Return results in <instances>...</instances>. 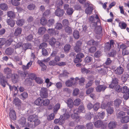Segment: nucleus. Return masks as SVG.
<instances>
[{"mask_svg": "<svg viewBox=\"0 0 129 129\" xmlns=\"http://www.w3.org/2000/svg\"><path fill=\"white\" fill-rule=\"evenodd\" d=\"M63 110L65 112V113L63 114V115H61V118H62L63 117V119L65 120L69 118L70 116H71L73 111V110H72V108H70L66 109H63Z\"/></svg>", "mask_w": 129, "mask_h": 129, "instance_id": "nucleus-1", "label": "nucleus"}, {"mask_svg": "<svg viewBox=\"0 0 129 129\" xmlns=\"http://www.w3.org/2000/svg\"><path fill=\"white\" fill-rule=\"evenodd\" d=\"M28 120L30 122H34L36 126L38 125L40 123V121L38 119L37 116L35 114L30 115L28 117Z\"/></svg>", "mask_w": 129, "mask_h": 129, "instance_id": "nucleus-2", "label": "nucleus"}, {"mask_svg": "<svg viewBox=\"0 0 129 129\" xmlns=\"http://www.w3.org/2000/svg\"><path fill=\"white\" fill-rule=\"evenodd\" d=\"M50 56L45 59H44L43 60H38V63L42 67L41 70L42 71H44L46 70L47 68L46 65L43 62H44L46 63H47L50 60Z\"/></svg>", "mask_w": 129, "mask_h": 129, "instance_id": "nucleus-3", "label": "nucleus"}, {"mask_svg": "<svg viewBox=\"0 0 129 129\" xmlns=\"http://www.w3.org/2000/svg\"><path fill=\"white\" fill-rule=\"evenodd\" d=\"M82 41L81 40L77 41L75 44V45L74 47V50L76 53L80 52L81 50Z\"/></svg>", "mask_w": 129, "mask_h": 129, "instance_id": "nucleus-4", "label": "nucleus"}, {"mask_svg": "<svg viewBox=\"0 0 129 129\" xmlns=\"http://www.w3.org/2000/svg\"><path fill=\"white\" fill-rule=\"evenodd\" d=\"M84 6L86 7H88L85 10V13L87 15L91 14L93 9V5H91L90 6V4L86 2Z\"/></svg>", "mask_w": 129, "mask_h": 129, "instance_id": "nucleus-5", "label": "nucleus"}, {"mask_svg": "<svg viewBox=\"0 0 129 129\" xmlns=\"http://www.w3.org/2000/svg\"><path fill=\"white\" fill-rule=\"evenodd\" d=\"M84 56V55L82 53H80L77 54L74 59V62L75 63H77L81 62L82 61V58Z\"/></svg>", "mask_w": 129, "mask_h": 129, "instance_id": "nucleus-6", "label": "nucleus"}, {"mask_svg": "<svg viewBox=\"0 0 129 129\" xmlns=\"http://www.w3.org/2000/svg\"><path fill=\"white\" fill-rule=\"evenodd\" d=\"M116 90L118 91L121 90V92L124 93L123 98L124 99L127 100L129 97V89H116Z\"/></svg>", "mask_w": 129, "mask_h": 129, "instance_id": "nucleus-7", "label": "nucleus"}, {"mask_svg": "<svg viewBox=\"0 0 129 129\" xmlns=\"http://www.w3.org/2000/svg\"><path fill=\"white\" fill-rule=\"evenodd\" d=\"M7 83L5 76H4L3 74L0 73V83L4 87L6 86V84Z\"/></svg>", "mask_w": 129, "mask_h": 129, "instance_id": "nucleus-8", "label": "nucleus"}, {"mask_svg": "<svg viewBox=\"0 0 129 129\" xmlns=\"http://www.w3.org/2000/svg\"><path fill=\"white\" fill-rule=\"evenodd\" d=\"M94 125L96 127H101L102 128L105 129L106 128V125L103 124V122L100 120H98L94 123Z\"/></svg>", "mask_w": 129, "mask_h": 129, "instance_id": "nucleus-9", "label": "nucleus"}, {"mask_svg": "<svg viewBox=\"0 0 129 129\" xmlns=\"http://www.w3.org/2000/svg\"><path fill=\"white\" fill-rule=\"evenodd\" d=\"M70 79L71 80H68L66 81L65 82V84L68 87H70L72 85H74L76 84V82L74 78H71Z\"/></svg>", "mask_w": 129, "mask_h": 129, "instance_id": "nucleus-10", "label": "nucleus"}, {"mask_svg": "<svg viewBox=\"0 0 129 129\" xmlns=\"http://www.w3.org/2000/svg\"><path fill=\"white\" fill-rule=\"evenodd\" d=\"M9 117L11 119L15 120L17 119L16 113L15 110L12 109H10Z\"/></svg>", "mask_w": 129, "mask_h": 129, "instance_id": "nucleus-11", "label": "nucleus"}, {"mask_svg": "<svg viewBox=\"0 0 129 129\" xmlns=\"http://www.w3.org/2000/svg\"><path fill=\"white\" fill-rule=\"evenodd\" d=\"M64 13L63 9L60 8H57L55 12V15L59 17H61Z\"/></svg>", "mask_w": 129, "mask_h": 129, "instance_id": "nucleus-12", "label": "nucleus"}, {"mask_svg": "<svg viewBox=\"0 0 129 129\" xmlns=\"http://www.w3.org/2000/svg\"><path fill=\"white\" fill-rule=\"evenodd\" d=\"M11 78L12 82L14 83H17L19 79L18 75L16 74H12Z\"/></svg>", "mask_w": 129, "mask_h": 129, "instance_id": "nucleus-13", "label": "nucleus"}, {"mask_svg": "<svg viewBox=\"0 0 129 129\" xmlns=\"http://www.w3.org/2000/svg\"><path fill=\"white\" fill-rule=\"evenodd\" d=\"M4 72L6 74V77L8 78H10L12 74L11 73V70L8 68H5L4 70Z\"/></svg>", "mask_w": 129, "mask_h": 129, "instance_id": "nucleus-14", "label": "nucleus"}, {"mask_svg": "<svg viewBox=\"0 0 129 129\" xmlns=\"http://www.w3.org/2000/svg\"><path fill=\"white\" fill-rule=\"evenodd\" d=\"M73 113H72L71 116V118L72 119L76 120L79 118V114L80 113L78 112L77 110L74 109Z\"/></svg>", "mask_w": 129, "mask_h": 129, "instance_id": "nucleus-15", "label": "nucleus"}, {"mask_svg": "<svg viewBox=\"0 0 129 129\" xmlns=\"http://www.w3.org/2000/svg\"><path fill=\"white\" fill-rule=\"evenodd\" d=\"M48 34L51 36H55L58 35L59 32L57 30H55L54 29L49 28L48 30Z\"/></svg>", "mask_w": 129, "mask_h": 129, "instance_id": "nucleus-16", "label": "nucleus"}, {"mask_svg": "<svg viewBox=\"0 0 129 129\" xmlns=\"http://www.w3.org/2000/svg\"><path fill=\"white\" fill-rule=\"evenodd\" d=\"M13 104L15 106L17 107H19L21 106L22 103L20 100L18 98L15 97L13 100Z\"/></svg>", "mask_w": 129, "mask_h": 129, "instance_id": "nucleus-17", "label": "nucleus"}, {"mask_svg": "<svg viewBox=\"0 0 129 129\" xmlns=\"http://www.w3.org/2000/svg\"><path fill=\"white\" fill-rule=\"evenodd\" d=\"M40 95L42 98H47L48 96L47 89H41Z\"/></svg>", "mask_w": 129, "mask_h": 129, "instance_id": "nucleus-18", "label": "nucleus"}, {"mask_svg": "<svg viewBox=\"0 0 129 129\" xmlns=\"http://www.w3.org/2000/svg\"><path fill=\"white\" fill-rule=\"evenodd\" d=\"M22 28L20 27H17L15 29L14 33V35L15 37L20 36L22 31Z\"/></svg>", "mask_w": 129, "mask_h": 129, "instance_id": "nucleus-19", "label": "nucleus"}, {"mask_svg": "<svg viewBox=\"0 0 129 129\" xmlns=\"http://www.w3.org/2000/svg\"><path fill=\"white\" fill-rule=\"evenodd\" d=\"M95 85L97 86L96 89H106L107 87L105 85H100V81L95 80Z\"/></svg>", "mask_w": 129, "mask_h": 129, "instance_id": "nucleus-20", "label": "nucleus"}, {"mask_svg": "<svg viewBox=\"0 0 129 129\" xmlns=\"http://www.w3.org/2000/svg\"><path fill=\"white\" fill-rule=\"evenodd\" d=\"M22 47L23 49L25 51L27 49H32V46L31 43H27L23 44Z\"/></svg>", "mask_w": 129, "mask_h": 129, "instance_id": "nucleus-21", "label": "nucleus"}, {"mask_svg": "<svg viewBox=\"0 0 129 129\" xmlns=\"http://www.w3.org/2000/svg\"><path fill=\"white\" fill-rule=\"evenodd\" d=\"M77 110L78 112L79 113H85V110L84 105L83 104H80L79 106L78 109H76Z\"/></svg>", "mask_w": 129, "mask_h": 129, "instance_id": "nucleus-22", "label": "nucleus"}, {"mask_svg": "<svg viewBox=\"0 0 129 129\" xmlns=\"http://www.w3.org/2000/svg\"><path fill=\"white\" fill-rule=\"evenodd\" d=\"M123 72V69L120 66L118 67L116 69L114 70L115 73L118 75H120L122 74Z\"/></svg>", "mask_w": 129, "mask_h": 129, "instance_id": "nucleus-23", "label": "nucleus"}, {"mask_svg": "<svg viewBox=\"0 0 129 129\" xmlns=\"http://www.w3.org/2000/svg\"><path fill=\"white\" fill-rule=\"evenodd\" d=\"M63 117L62 118H61V116L60 117L59 119H55L54 121V122L55 124H57L59 123V124L60 125H61L63 124L66 120H65L63 119Z\"/></svg>", "mask_w": 129, "mask_h": 129, "instance_id": "nucleus-24", "label": "nucleus"}, {"mask_svg": "<svg viewBox=\"0 0 129 129\" xmlns=\"http://www.w3.org/2000/svg\"><path fill=\"white\" fill-rule=\"evenodd\" d=\"M43 99L41 98H38L34 102L35 104L37 106H42Z\"/></svg>", "mask_w": 129, "mask_h": 129, "instance_id": "nucleus-25", "label": "nucleus"}, {"mask_svg": "<svg viewBox=\"0 0 129 129\" xmlns=\"http://www.w3.org/2000/svg\"><path fill=\"white\" fill-rule=\"evenodd\" d=\"M102 28L101 26H98L95 29L94 32L97 34L100 35L102 31Z\"/></svg>", "mask_w": 129, "mask_h": 129, "instance_id": "nucleus-26", "label": "nucleus"}, {"mask_svg": "<svg viewBox=\"0 0 129 129\" xmlns=\"http://www.w3.org/2000/svg\"><path fill=\"white\" fill-rule=\"evenodd\" d=\"M87 44L88 45L93 46H97L98 45V42L93 39L90 40L87 42Z\"/></svg>", "mask_w": 129, "mask_h": 129, "instance_id": "nucleus-27", "label": "nucleus"}, {"mask_svg": "<svg viewBox=\"0 0 129 129\" xmlns=\"http://www.w3.org/2000/svg\"><path fill=\"white\" fill-rule=\"evenodd\" d=\"M7 22L8 25L11 27H13L15 24L14 20L11 18L8 19L7 20Z\"/></svg>", "mask_w": 129, "mask_h": 129, "instance_id": "nucleus-28", "label": "nucleus"}, {"mask_svg": "<svg viewBox=\"0 0 129 129\" xmlns=\"http://www.w3.org/2000/svg\"><path fill=\"white\" fill-rule=\"evenodd\" d=\"M32 80L30 78L26 79L24 81V84L27 86H30L32 85Z\"/></svg>", "mask_w": 129, "mask_h": 129, "instance_id": "nucleus-29", "label": "nucleus"}, {"mask_svg": "<svg viewBox=\"0 0 129 129\" xmlns=\"http://www.w3.org/2000/svg\"><path fill=\"white\" fill-rule=\"evenodd\" d=\"M71 48V46L69 44H66L63 48L64 51L66 53H68Z\"/></svg>", "mask_w": 129, "mask_h": 129, "instance_id": "nucleus-30", "label": "nucleus"}, {"mask_svg": "<svg viewBox=\"0 0 129 129\" xmlns=\"http://www.w3.org/2000/svg\"><path fill=\"white\" fill-rule=\"evenodd\" d=\"M46 29L45 27H42L39 28L38 30V33L39 34L42 35L45 32Z\"/></svg>", "mask_w": 129, "mask_h": 129, "instance_id": "nucleus-31", "label": "nucleus"}, {"mask_svg": "<svg viewBox=\"0 0 129 129\" xmlns=\"http://www.w3.org/2000/svg\"><path fill=\"white\" fill-rule=\"evenodd\" d=\"M65 32L68 35H71L72 34V30L71 27L69 26H67L64 28Z\"/></svg>", "mask_w": 129, "mask_h": 129, "instance_id": "nucleus-32", "label": "nucleus"}, {"mask_svg": "<svg viewBox=\"0 0 129 129\" xmlns=\"http://www.w3.org/2000/svg\"><path fill=\"white\" fill-rule=\"evenodd\" d=\"M129 75L127 73L123 74L121 77V80L122 82L124 83L126 82L128 78L129 77Z\"/></svg>", "mask_w": 129, "mask_h": 129, "instance_id": "nucleus-33", "label": "nucleus"}, {"mask_svg": "<svg viewBox=\"0 0 129 129\" xmlns=\"http://www.w3.org/2000/svg\"><path fill=\"white\" fill-rule=\"evenodd\" d=\"M117 124L116 122L113 121H111L108 124V127L110 129H112L115 128Z\"/></svg>", "mask_w": 129, "mask_h": 129, "instance_id": "nucleus-34", "label": "nucleus"}, {"mask_svg": "<svg viewBox=\"0 0 129 129\" xmlns=\"http://www.w3.org/2000/svg\"><path fill=\"white\" fill-rule=\"evenodd\" d=\"M24 23L25 20L23 19H18L16 22V23L17 25L20 26L23 25Z\"/></svg>", "mask_w": 129, "mask_h": 129, "instance_id": "nucleus-35", "label": "nucleus"}, {"mask_svg": "<svg viewBox=\"0 0 129 129\" xmlns=\"http://www.w3.org/2000/svg\"><path fill=\"white\" fill-rule=\"evenodd\" d=\"M55 22V20L53 18L50 19L48 21L47 25L49 27H50L54 25Z\"/></svg>", "mask_w": 129, "mask_h": 129, "instance_id": "nucleus-36", "label": "nucleus"}, {"mask_svg": "<svg viewBox=\"0 0 129 129\" xmlns=\"http://www.w3.org/2000/svg\"><path fill=\"white\" fill-rule=\"evenodd\" d=\"M121 122L123 123H127L129 121V117L125 115L120 120Z\"/></svg>", "mask_w": 129, "mask_h": 129, "instance_id": "nucleus-37", "label": "nucleus"}, {"mask_svg": "<svg viewBox=\"0 0 129 129\" xmlns=\"http://www.w3.org/2000/svg\"><path fill=\"white\" fill-rule=\"evenodd\" d=\"M73 36L75 39H78L80 37L79 31L76 30H75L73 32Z\"/></svg>", "mask_w": 129, "mask_h": 129, "instance_id": "nucleus-38", "label": "nucleus"}, {"mask_svg": "<svg viewBox=\"0 0 129 129\" xmlns=\"http://www.w3.org/2000/svg\"><path fill=\"white\" fill-rule=\"evenodd\" d=\"M13 37H11L5 41V44L7 46H10L12 43L14 41Z\"/></svg>", "mask_w": 129, "mask_h": 129, "instance_id": "nucleus-39", "label": "nucleus"}, {"mask_svg": "<svg viewBox=\"0 0 129 129\" xmlns=\"http://www.w3.org/2000/svg\"><path fill=\"white\" fill-rule=\"evenodd\" d=\"M125 115V113L123 111H120L117 115V117L120 120Z\"/></svg>", "mask_w": 129, "mask_h": 129, "instance_id": "nucleus-40", "label": "nucleus"}, {"mask_svg": "<svg viewBox=\"0 0 129 129\" xmlns=\"http://www.w3.org/2000/svg\"><path fill=\"white\" fill-rule=\"evenodd\" d=\"M13 50L12 48L9 47L6 49L5 52L6 54L8 55H11L13 53Z\"/></svg>", "mask_w": 129, "mask_h": 129, "instance_id": "nucleus-41", "label": "nucleus"}, {"mask_svg": "<svg viewBox=\"0 0 129 129\" xmlns=\"http://www.w3.org/2000/svg\"><path fill=\"white\" fill-rule=\"evenodd\" d=\"M67 104L69 108H72L74 103L73 100L71 99H69L67 101Z\"/></svg>", "mask_w": 129, "mask_h": 129, "instance_id": "nucleus-42", "label": "nucleus"}, {"mask_svg": "<svg viewBox=\"0 0 129 129\" xmlns=\"http://www.w3.org/2000/svg\"><path fill=\"white\" fill-rule=\"evenodd\" d=\"M56 39L53 37H52L49 40V44L52 47L55 45V43H56Z\"/></svg>", "mask_w": 129, "mask_h": 129, "instance_id": "nucleus-43", "label": "nucleus"}, {"mask_svg": "<svg viewBox=\"0 0 129 129\" xmlns=\"http://www.w3.org/2000/svg\"><path fill=\"white\" fill-rule=\"evenodd\" d=\"M127 24L125 22H120L119 23V26L121 29H125L127 26Z\"/></svg>", "mask_w": 129, "mask_h": 129, "instance_id": "nucleus-44", "label": "nucleus"}, {"mask_svg": "<svg viewBox=\"0 0 129 129\" xmlns=\"http://www.w3.org/2000/svg\"><path fill=\"white\" fill-rule=\"evenodd\" d=\"M60 105L59 103H57L56 104L54 107L53 109V112L54 113H56L58 110L60 108Z\"/></svg>", "mask_w": 129, "mask_h": 129, "instance_id": "nucleus-45", "label": "nucleus"}, {"mask_svg": "<svg viewBox=\"0 0 129 129\" xmlns=\"http://www.w3.org/2000/svg\"><path fill=\"white\" fill-rule=\"evenodd\" d=\"M63 26L61 23L57 22L55 25V28L58 30H60L62 28Z\"/></svg>", "mask_w": 129, "mask_h": 129, "instance_id": "nucleus-46", "label": "nucleus"}, {"mask_svg": "<svg viewBox=\"0 0 129 129\" xmlns=\"http://www.w3.org/2000/svg\"><path fill=\"white\" fill-rule=\"evenodd\" d=\"M7 15L8 17L10 18H13L15 17V13L11 11H8L7 13Z\"/></svg>", "mask_w": 129, "mask_h": 129, "instance_id": "nucleus-47", "label": "nucleus"}, {"mask_svg": "<svg viewBox=\"0 0 129 129\" xmlns=\"http://www.w3.org/2000/svg\"><path fill=\"white\" fill-rule=\"evenodd\" d=\"M26 119L24 117H22L19 120V123L22 126H24L25 125Z\"/></svg>", "mask_w": 129, "mask_h": 129, "instance_id": "nucleus-48", "label": "nucleus"}, {"mask_svg": "<svg viewBox=\"0 0 129 129\" xmlns=\"http://www.w3.org/2000/svg\"><path fill=\"white\" fill-rule=\"evenodd\" d=\"M100 104L97 102L93 105V108L95 111H97L100 108Z\"/></svg>", "mask_w": 129, "mask_h": 129, "instance_id": "nucleus-49", "label": "nucleus"}, {"mask_svg": "<svg viewBox=\"0 0 129 129\" xmlns=\"http://www.w3.org/2000/svg\"><path fill=\"white\" fill-rule=\"evenodd\" d=\"M116 50H112L108 54L109 56L112 57H114L115 55H116Z\"/></svg>", "mask_w": 129, "mask_h": 129, "instance_id": "nucleus-50", "label": "nucleus"}, {"mask_svg": "<svg viewBox=\"0 0 129 129\" xmlns=\"http://www.w3.org/2000/svg\"><path fill=\"white\" fill-rule=\"evenodd\" d=\"M41 23L43 25H47V19L45 17H43L41 19Z\"/></svg>", "mask_w": 129, "mask_h": 129, "instance_id": "nucleus-51", "label": "nucleus"}, {"mask_svg": "<svg viewBox=\"0 0 129 129\" xmlns=\"http://www.w3.org/2000/svg\"><path fill=\"white\" fill-rule=\"evenodd\" d=\"M47 46V44L45 42H43L41 43L39 46V48L40 49H45Z\"/></svg>", "mask_w": 129, "mask_h": 129, "instance_id": "nucleus-52", "label": "nucleus"}, {"mask_svg": "<svg viewBox=\"0 0 129 129\" xmlns=\"http://www.w3.org/2000/svg\"><path fill=\"white\" fill-rule=\"evenodd\" d=\"M102 52L101 51L98 50L96 51L94 53V56L95 58H99L102 55Z\"/></svg>", "mask_w": 129, "mask_h": 129, "instance_id": "nucleus-53", "label": "nucleus"}, {"mask_svg": "<svg viewBox=\"0 0 129 129\" xmlns=\"http://www.w3.org/2000/svg\"><path fill=\"white\" fill-rule=\"evenodd\" d=\"M50 37L49 34H46L43 36V41L45 42H48L49 40Z\"/></svg>", "mask_w": 129, "mask_h": 129, "instance_id": "nucleus-54", "label": "nucleus"}, {"mask_svg": "<svg viewBox=\"0 0 129 129\" xmlns=\"http://www.w3.org/2000/svg\"><path fill=\"white\" fill-rule=\"evenodd\" d=\"M92 58L90 56H87L84 59V61L86 63L90 62L92 60Z\"/></svg>", "mask_w": 129, "mask_h": 129, "instance_id": "nucleus-55", "label": "nucleus"}, {"mask_svg": "<svg viewBox=\"0 0 129 129\" xmlns=\"http://www.w3.org/2000/svg\"><path fill=\"white\" fill-rule=\"evenodd\" d=\"M121 102V101L120 99H116L114 102V105L116 107H117L120 104Z\"/></svg>", "mask_w": 129, "mask_h": 129, "instance_id": "nucleus-56", "label": "nucleus"}, {"mask_svg": "<svg viewBox=\"0 0 129 129\" xmlns=\"http://www.w3.org/2000/svg\"><path fill=\"white\" fill-rule=\"evenodd\" d=\"M36 7L35 5L33 4H31L28 5L27 6V8L30 10H33Z\"/></svg>", "mask_w": 129, "mask_h": 129, "instance_id": "nucleus-57", "label": "nucleus"}, {"mask_svg": "<svg viewBox=\"0 0 129 129\" xmlns=\"http://www.w3.org/2000/svg\"><path fill=\"white\" fill-rule=\"evenodd\" d=\"M63 25L64 27L68 26L69 24V22L68 20L66 19H64L62 21Z\"/></svg>", "mask_w": 129, "mask_h": 129, "instance_id": "nucleus-58", "label": "nucleus"}, {"mask_svg": "<svg viewBox=\"0 0 129 129\" xmlns=\"http://www.w3.org/2000/svg\"><path fill=\"white\" fill-rule=\"evenodd\" d=\"M50 10H46L43 14V16L46 17H49L50 14Z\"/></svg>", "mask_w": 129, "mask_h": 129, "instance_id": "nucleus-59", "label": "nucleus"}, {"mask_svg": "<svg viewBox=\"0 0 129 129\" xmlns=\"http://www.w3.org/2000/svg\"><path fill=\"white\" fill-rule=\"evenodd\" d=\"M27 96L28 94L27 92H23L21 94V98L23 100L26 99Z\"/></svg>", "mask_w": 129, "mask_h": 129, "instance_id": "nucleus-60", "label": "nucleus"}, {"mask_svg": "<svg viewBox=\"0 0 129 129\" xmlns=\"http://www.w3.org/2000/svg\"><path fill=\"white\" fill-rule=\"evenodd\" d=\"M85 79L83 77H82L79 78V84L80 85H83L84 84V82H85Z\"/></svg>", "mask_w": 129, "mask_h": 129, "instance_id": "nucleus-61", "label": "nucleus"}, {"mask_svg": "<svg viewBox=\"0 0 129 129\" xmlns=\"http://www.w3.org/2000/svg\"><path fill=\"white\" fill-rule=\"evenodd\" d=\"M42 55L44 56H47L49 55L48 51L46 49H42Z\"/></svg>", "mask_w": 129, "mask_h": 129, "instance_id": "nucleus-62", "label": "nucleus"}, {"mask_svg": "<svg viewBox=\"0 0 129 129\" xmlns=\"http://www.w3.org/2000/svg\"><path fill=\"white\" fill-rule=\"evenodd\" d=\"M105 113L104 112H102V113L100 112L98 113L97 116L100 119H103Z\"/></svg>", "mask_w": 129, "mask_h": 129, "instance_id": "nucleus-63", "label": "nucleus"}, {"mask_svg": "<svg viewBox=\"0 0 129 129\" xmlns=\"http://www.w3.org/2000/svg\"><path fill=\"white\" fill-rule=\"evenodd\" d=\"M11 3L13 5L15 6H18L20 4V2L17 0H11Z\"/></svg>", "mask_w": 129, "mask_h": 129, "instance_id": "nucleus-64", "label": "nucleus"}]
</instances>
